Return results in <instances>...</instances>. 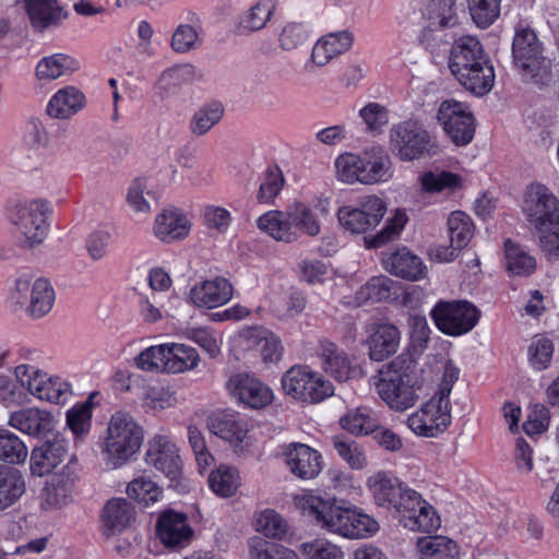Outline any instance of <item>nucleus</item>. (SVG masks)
Listing matches in <instances>:
<instances>
[{"label":"nucleus","mask_w":559,"mask_h":559,"mask_svg":"<svg viewBox=\"0 0 559 559\" xmlns=\"http://www.w3.org/2000/svg\"><path fill=\"white\" fill-rule=\"evenodd\" d=\"M374 503L386 510H394L404 527L411 531L432 532L440 526V519L433 508L420 493L409 488L391 473L380 471L367 480Z\"/></svg>","instance_id":"f257e3e1"},{"label":"nucleus","mask_w":559,"mask_h":559,"mask_svg":"<svg viewBox=\"0 0 559 559\" xmlns=\"http://www.w3.org/2000/svg\"><path fill=\"white\" fill-rule=\"evenodd\" d=\"M293 501L294 506L317 526L345 538H368L379 530V524L373 518L334 498L304 491L295 495Z\"/></svg>","instance_id":"f03ea898"},{"label":"nucleus","mask_w":559,"mask_h":559,"mask_svg":"<svg viewBox=\"0 0 559 559\" xmlns=\"http://www.w3.org/2000/svg\"><path fill=\"white\" fill-rule=\"evenodd\" d=\"M449 69L465 90L477 96L488 94L493 87V66L476 37L463 36L453 43Z\"/></svg>","instance_id":"7ed1b4c3"},{"label":"nucleus","mask_w":559,"mask_h":559,"mask_svg":"<svg viewBox=\"0 0 559 559\" xmlns=\"http://www.w3.org/2000/svg\"><path fill=\"white\" fill-rule=\"evenodd\" d=\"M523 213L549 260L559 259V199L542 183L527 187Z\"/></svg>","instance_id":"20e7f679"},{"label":"nucleus","mask_w":559,"mask_h":559,"mask_svg":"<svg viewBox=\"0 0 559 559\" xmlns=\"http://www.w3.org/2000/svg\"><path fill=\"white\" fill-rule=\"evenodd\" d=\"M143 431L128 413H115L102 445L103 460L114 468L123 465L140 449Z\"/></svg>","instance_id":"39448f33"},{"label":"nucleus","mask_w":559,"mask_h":559,"mask_svg":"<svg viewBox=\"0 0 559 559\" xmlns=\"http://www.w3.org/2000/svg\"><path fill=\"white\" fill-rule=\"evenodd\" d=\"M513 62L525 82L544 84L550 76L551 61L544 56L543 43L534 29L519 26L512 43Z\"/></svg>","instance_id":"423d86ee"},{"label":"nucleus","mask_w":559,"mask_h":559,"mask_svg":"<svg viewBox=\"0 0 559 559\" xmlns=\"http://www.w3.org/2000/svg\"><path fill=\"white\" fill-rule=\"evenodd\" d=\"M49 214L50 205L45 200H26L11 209L9 221L21 247L33 248L45 240Z\"/></svg>","instance_id":"0eeeda50"},{"label":"nucleus","mask_w":559,"mask_h":559,"mask_svg":"<svg viewBox=\"0 0 559 559\" xmlns=\"http://www.w3.org/2000/svg\"><path fill=\"white\" fill-rule=\"evenodd\" d=\"M391 153L402 162H413L435 154L437 145L431 134L418 122L407 120L393 124L389 132Z\"/></svg>","instance_id":"6e6552de"},{"label":"nucleus","mask_w":559,"mask_h":559,"mask_svg":"<svg viewBox=\"0 0 559 559\" xmlns=\"http://www.w3.org/2000/svg\"><path fill=\"white\" fill-rule=\"evenodd\" d=\"M16 381L38 400L64 404L72 395L71 384L60 377L49 376L31 364H20L14 369Z\"/></svg>","instance_id":"1a4fd4ad"},{"label":"nucleus","mask_w":559,"mask_h":559,"mask_svg":"<svg viewBox=\"0 0 559 559\" xmlns=\"http://www.w3.org/2000/svg\"><path fill=\"white\" fill-rule=\"evenodd\" d=\"M377 393L393 411L404 412L420 399V386L409 384L408 377L389 365L381 369L374 382Z\"/></svg>","instance_id":"9d476101"},{"label":"nucleus","mask_w":559,"mask_h":559,"mask_svg":"<svg viewBox=\"0 0 559 559\" xmlns=\"http://www.w3.org/2000/svg\"><path fill=\"white\" fill-rule=\"evenodd\" d=\"M430 316L439 331L460 336L474 329L479 320V310L467 300H441L431 309Z\"/></svg>","instance_id":"9b49d317"},{"label":"nucleus","mask_w":559,"mask_h":559,"mask_svg":"<svg viewBox=\"0 0 559 559\" xmlns=\"http://www.w3.org/2000/svg\"><path fill=\"white\" fill-rule=\"evenodd\" d=\"M281 382L285 394L304 402L319 403L333 394L332 384L308 367H292Z\"/></svg>","instance_id":"f8f14e48"},{"label":"nucleus","mask_w":559,"mask_h":559,"mask_svg":"<svg viewBox=\"0 0 559 559\" xmlns=\"http://www.w3.org/2000/svg\"><path fill=\"white\" fill-rule=\"evenodd\" d=\"M451 402L438 395L407 417L408 428L417 436L435 438L451 425Z\"/></svg>","instance_id":"ddd939ff"},{"label":"nucleus","mask_w":559,"mask_h":559,"mask_svg":"<svg viewBox=\"0 0 559 559\" xmlns=\"http://www.w3.org/2000/svg\"><path fill=\"white\" fill-rule=\"evenodd\" d=\"M437 118L455 145L465 146L472 142L475 118L465 104L454 99L444 100L439 106Z\"/></svg>","instance_id":"4468645a"},{"label":"nucleus","mask_w":559,"mask_h":559,"mask_svg":"<svg viewBox=\"0 0 559 559\" xmlns=\"http://www.w3.org/2000/svg\"><path fill=\"white\" fill-rule=\"evenodd\" d=\"M384 213V202L378 197L368 195L357 206H342L337 212V218L345 230L364 234L376 227Z\"/></svg>","instance_id":"2eb2a0df"},{"label":"nucleus","mask_w":559,"mask_h":559,"mask_svg":"<svg viewBox=\"0 0 559 559\" xmlns=\"http://www.w3.org/2000/svg\"><path fill=\"white\" fill-rule=\"evenodd\" d=\"M145 462L170 481L178 480L182 475L179 449L167 436L156 435L147 442Z\"/></svg>","instance_id":"dca6fc26"},{"label":"nucleus","mask_w":559,"mask_h":559,"mask_svg":"<svg viewBox=\"0 0 559 559\" xmlns=\"http://www.w3.org/2000/svg\"><path fill=\"white\" fill-rule=\"evenodd\" d=\"M226 388L238 402L250 408L265 407L273 400L272 390L258 378L246 372L233 374Z\"/></svg>","instance_id":"f3484780"},{"label":"nucleus","mask_w":559,"mask_h":559,"mask_svg":"<svg viewBox=\"0 0 559 559\" xmlns=\"http://www.w3.org/2000/svg\"><path fill=\"white\" fill-rule=\"evenodd\" d=\"M286 467L300 479H313L322 471V455L305 443L293 442L282 447Z\"/></svg>","instance_id":"a211bd4d"},{"label":"nucleus","mask_w":559,"mask_h":559,"mask_svg":"<svg viewBox=\"0 0 559 559\" xmlns=\"http://www.w3.org/2000/svg\"><path fill=\"white\" fill-rule=\"evenodd\" d=\"M204 39V25L201 15L187 10L181 15V22L175 28L170 47L177 53H187L200 48Z\"/></svg>","instance_id":"6ab92c4d"},{"label":"nucleus","mask_w":559,"mask_h":559,"mask_svg":"<svg viewBox=\"0 0 559 559\" xmlns=\"http://www.w3.org/2000/svg\"><path fill=\"white\" fill-rule=\"evenodd\" d=\"M191 222L187 214L177 207H168L156 215L153 234L160 241L171 243L188 237Z\"/></svg>","instance_id":"aec40b11"},{"label":"nucleus","mask_w":559,"mask_h":559,"mask_svg":"<svg viewBox=\"0 0 559 559\" xmlns=\"http://www.w3.org/2000/svg\"><path fill=\"white\" fill-rule=\"evenodd\" d=\"M233 297L231 284L223 277L203 281L194 285L189 293V300L199 308H216L228 302Z\"/></svg>","instance_id":"412c9836"},{"label":"nucleus","mask_w":559,"mask_h":559,"mask_svg":"<svg viewBox=\"0 0 559 559\" xmlns=\"http://www.w3.org/2000/svg\"><path fill=\"white\" fill-rule=\"evenodd\" d=\"M78 472V460L71 456L61 471L53 474L44 490V499L49 507L60 508L67 504Z\"/></svg>","instance_id":"4be33fe9"},{"label":"nucleus","mask_w":559,"mask_h":559,"mask_svg":"<svg viewBox=\"0 0 559 559\" xmlns=\"http://www.w3.org/2000/svg\"><path fill=\"white\" fill-rule=\"evenodd\" d=\"M156 528L158 537L168 547H182L193 536V530L189 525L186 514L173 510L160 514Z\"/></svg>","instance_id":"5701e85b"},{"label":"nucleus","mask_w":559,"mask_h":559,"mask_svg":"<svg viewBox=\"0 0 559 559\" xmlns=\"http://www.w3.org/2000/svg\"><path fill=\"white\" fill-rule=\"evenodd\" d=\"M239 342L246 349L259 350L264 362H277L283 354L280 338L262 326H252L243 330Z\"/></svg>","instance_id":"b1692460"},{"label":"nucleus","mask_w":559,"mask_h":559,"mask_svg":"<svg viewBox=\"0 0 559 559\" xmlns=\"http://www.w3.org/2000/svg\"><path fill=\"white\" fill-rule=\"evenodd\" d=\"M401 343V332L391 323L373 324L367 340L369 357L382 361L394 355Z\"/></svg>","instance_id":"393cba45"},{"label":"nucleus","mask_w":559,"mask_h":559,"mask_svg":"<svg viewBox=\"0 0 559 559\" xmlns=\"http://www.w3.org/2000/svg\"><path fill=\"white\" fill-rule=\"evenodd\" d=\"M51 413L38 407H27L11 413L8 424L12 428L33 437H41L52 430Z\"/></svg>","instance_id":"a878e982"},{"label":"nucleus","mask_w":559,"mask_h":559,"mask_svg":"<svg viewBox=\"0 0 559 559\" xmlns=\"http://www.w3.org/2000/svg\"><path fill=\"white\" fill-rule=\"evenodd\" d=\"M32 26L44 32L57 27L67 17V12L56 0H23Z\"/></svg>","instance_id":"bb28decb"},{"label":"nucleus","mask_w":559,"mask_h":559,"mask_svg":"<svg viewBox=\"0 0 559 559\" xmlns=\"http://www.w3.org/2000/svg\"><path fill=\"white\" fill-rule=\"evenodd\" d=\"M68 454L63 439L55 438L35 448L31 454V469L34 475L44 476L52 473Z\"/></svg>","instance_id":"cd10ccee"},{"label":"nucleus","mask_w":559,"mask_h":559,"mask_svg":"<svg viewBox=\"0 0 559 559\" xmlns=\"http://www.w3.org/2000/svg\"><path fill=\"white\" fill-rule=\"evenodd\" d=\"M353 43L354 35L349 31L326 34L314 44L311 60L318 67H323L333 58L348 51Z\"/></svg>","instance_id":"c85d7f7f"},{"label":"nucleus","mask_w":559,"mask_h":559,"mask_svg":"<svg viewBox=\"0 0 559 559\" xmlns=\"http://www.w3.org/2000/svg\"><path fill=\"white\" fill-rule=\"evenodd\" d=\"M206 423L213 435L235 444L241 443L248 432L245 420L234 412H215Z\"/></svg>","instance_id":"c756f323"},{"label":"nucleus","mask_w":559,"mask_h":559,"mask_svg":"<svg viewBox=\"0 0 559 559\" xmlns=\"http://www.w3.org/2000/svg\"><path fill=\"white\" fill-rule=\"evenodd\" d=\"M382 264L390 274L411 281L420 278L425 269L421 260L406 248L384 253Z\"/></svg>","instance_id":"7c9ffc66"},{"label":"nucleus","mask_w":559,"mask_h":559,"mask_svg":"<svg viewBox=\"0 0 559 559\" xmlns=\"http://www.w3.org/2000/svg\"><path fill=\"white\" fill-rule=\"evenodd\" d=\"M84 94L74 86L59 90L48 102L46 111L55 119H69L85 107Z\"/></svg>","instance_id":"2f4dec72"},{"label":"nucleus","mask_w":559,"mask_h":559,"mask_svg":"<svg viewBox=\"0 0 559 559\" xmlns=\"http://www.w3.org/2000/svg\"><path fill=\"white\" fill-rule=\"evenodd\" d=\"M360 183L371 185L389 176L391 158L382 146H372L361 153Z\"/></svg>","instance_id":"473e14b6"},{"label":"nucleus","mask_w":559,"mask_h":559,"mask_svg":"<svg viewBox=\"0 0 559 559\" xmlns=\"http://www.w3.org/2000/svg\"><path fill=\"white\" fill-rule=\"evenodd\" d=\"M320 348L322 367L325 372L330 373L337 381H346L356 376L358 371L350 365L344 350L330 342L321 343Z\"/></svg>","instance_id":"72a5a7b5"},{"label":"nucleus","mask_w":559,"mask_h":559,"mask_svg":"<svg viewBox=\"0 0 559 559\" xmlns=\"http://www.w3.org/2000/svg\"><path fill=\"white\" fill-rule=\"evenodd\" d=\"M257 225L259 229L277 241L293 242L298 237L288 218L287 211L266 212L258 218Z\"/></svg>","instance_id":"f704fd0d"},{"label":"nucleus","mask_w":559,"mask_h":559,"mask_svg":"<svg viewBox=\"0 0 559 559\" xmlns=\"http://www.w3.org/2000/svg\"><path fill=\"white\" fill-rule=\"evenodd\" d=\"M79 69V62L71 56L53 53L39 60L36 76L41 81H52L72 74Z\"/></svg>","instance_id":"c9c22d12"},{"label":"nucleus","mask_w":559,"mask_h":559,"mask_svg":"<svg viewBox=\"0 0 559 559\" xmlns=\"http://www.w3.org/2000/svg\"><path fill=\"white\" fill-rule=\"evenodd\" d=\"M275 4L272 0H258L240 17L239 34H249L263 29L273 16Z\"/></svg>","instance_id":"e433bc0d"},{"label":"nucleus","mask_w":559,"mask_h":559,"mask_svg":"<svg viewBox=\"0 0 559 559\" xmlns=\"http://www.w3.org/2000/svg\"><path fill=\"white\" fill-rule=\"evenodd\" d=\"M341 427L354 436H367L379 428V420L371 409L357 407L340 418Z\"/></svg>","instance_id":"4c0bfd02"},{"label":"nucleus","mask_w":559,"mask_h":559,"mask_svg":"<svg viewBox=\"0 0 559 559\" xmlns=\"http://www.w3.org/2000/svg\"><path fill=\"white\" fill-rule=\"evenodd\" d=\"M419 180L423 190L429 193H453L464 185L462 176L448 170L427 171Z\"/></svg>","instance_id":"58836bf2"},{"label":"nucleus","mask_w":559,"mask_h":559,"mask_svg":"<svg viewBox=\"0 0 559 559\" xmlns=\"http://www.w3.org/2000/svg\"><path fill=\"white\" fill-rule=\"evenodd\" d=\"M25 492V481L15 468L0 466V511L13 506Z\"/></svg>","instance_id":"ea45409f"},{"label":"nucleus","mask_w":559,"mask_h":559,"mask_svg":"<svg viewBox=\"0 0 559 559\" xmlns=\"http://www.w3.org/2000/svg\"><path fill=\"white\" fill-rule=\"evenodd\" d=\"M166 372L180 373L194 369L199 364L197 350L185 344H166Z\"/></svg>","instance_id":"a19ab883"},{"label":"nucleus","mask_w":559,"mask_h":559,"mask_svg":"<svg viewBox=\"0 0 559 559\" xmlns=\"http://www.w3.org/2000/svg\"><path fill=\"white\" fill-rule=\"evenodd\" d=\"M134 518V509L130 502L123 498L112 499L107 502L103 512V522L105 527L114 532H120L126 528Z\"/></svg>","instance_id":"79ce46f5"},{"label":"nucleus","mask_w":559,"mask_h":559,"mask_svg":"<svg viewBox=\"0 0 559 559\" xmlns=\"http://www.w3.org/2000/svg\"><path fill=\"white\" fill-rule=\"evenodd\" d=\"M332 444L337 455L352 468L364 469L368 466V457L365 448L346 436L332 437Z\"/></svg>","instance_id":"37998d69"},{"label":"nucleus","mask_w":559,"mask_h":559,"mask_svg":"<svg viewBox=\"0 0 559 559\" xmlns=\"http://www.w3.org/2000/svg\"><path fill=\"white\" fill-rule=\"evenodd\" d=\"M253 525L257 532L267 538L283 540L289 535L287 521L273 509L258 512Z\"/></svg>","instance_id":"c03bdc74"},{"label":"nucleus","mask_w":559,"mask_h":559,"mask_svg":"<svg viewBox=\"0 0 559 559\" xmlns=\"http://www.w3.org/2000/svg\"><path fill=\"white\" fill-rule=\"evenodd\" d=\"M421 559H455L459 555L457 545L444 536H426L417 542Z\"/></svg>","instance_id":"a18cd8bd"},{"label":"nucleus","mask_w":559,"mask_h":559,"mask_svg":"<svg viewBox=\"0 0 559 559\" xmlns=\"http://www.w3.org/2000/svg\"><path fill=\"white\" fill-rule=\"evenodd\" d=\"M207 481L214 493L227 498L236 493L240 476L236 468L222 464L210 473Z\"/></svg>","instance_id":"49530a36"},{"label":"nucleus","mask_w":559,"mask_h":559,"mask_svg":"<svg viewBox=\"0 0 559 559\" xmlns=\"http://www.w3.org/2000/svg\"><path fill=\"white\" fill-rule=\"evenodd\" d=\"M224 116V107L218 102L204 104L193 114L189 130L197 136L206 134Z\"/></svg>","instance_id":"de8ad7c7"},{"label":"nucleus","mask_w":559,"mask_h":559,"mask_svg":"<svg viewBox=\"0 0 559 559\" xmlns=\"http://www.w3.org/2000/svg\"><path fill=\"white\" fill-rule=\"evenodd\" d=\"M55 290L47 280L38 278L32 285L27 312L33 318L46 316L53 306Z\"/></svg>","instance_id":"09e8293b"},{"label":"nucleus","mask_w":559,"mask_h":559,"mask_svg":"<svg viewBox=\"0 0 559 559\" xmlns=\"http://www.w3.org/2000/svg\"><path fill=\"white\" fill-rule=\"evenodd\" d=\"M506 265L510 273L519 276L530 275L536 267L535 259L511 240L504 242Z\"/></svg>","instance_id":"8fccbe9b"},{"label":"nucleus","mask_w":559,"mask_h":559,"mask_svg":"<svg viewBox=\"0 0 559 559\" xmlns=\"http://www.w3.org/2000/svg\"><path fill=\"white\" fill-rule=\"evenodd\" d=\"M448 233L450 241L464 249L474 236V223L466 213L454 211L448 217Z\"/></svg>","instance_id":"3c124183"},{"label":"nucleus","mask_w":559,"mask_h":559,"mask_svg":"<svg viewBox=\"0 0 559 559\" xmlns=\"http://www.w3.org/2000/svg\"><path fill=\"white\" fill-rule=\"evenodd\" d=\"M28 451L24 442L8 429L0 428V461L21 464L27 459Z\"/></svg>","instance_id":"603ef678"},{"label":"nucleus","mask_w":559,"mask_h":559,"mask_svg":"<svg viewBox=\"0 0 559 559\" xmlns=\"http://www.w3.org/2000/svg\"><path fill=\"white\" fill-rule=\"evenodd\" d=\"M428 17L431 25L453 27L459 23V7L456 0H430Z\"/></svg>","instance_id":"864d4df0"},{"label":"nucleus","mask_w":559,"mask_h":559,"mask_svg":"<svg viewBox=\"0 0 559 559\" xmlns=\"http://www.w3.org/2000/svg\"><path fill=\"white\" fill-rule=\"evenodd\" d=\"M298 551L306 559H344L341 547L324 538L301 543Z\"/></svg>","instance_id":"5fc2aeb1"},{"label":"nucleus","mask_w":559,"mask_h":559,"mask_svg":"<svg viewBox=\"0 0 559 559\" xmlns=\"http://www.w3.org/2000/svg\"><path fill=\"white\" fill-rule=\"evenodd\" d=\"M288 218L293 228L309 236H317L320 233V224L313 212L304 203L297 202L287 209Z\"/></svg>","instance_id":"6e6d98bb"},{"label":"nucleus","mask_w":559,"mask_h":559,"mask_svg":"<svg viewBox=\"0 0 559 559\" xmlns=\"http://www.w3.org/2000/svg\"><path fill=\"white\" fill-rule=\"evenodd\" d=\"M250 556L252 559H300L295 550L259 537L250 540Z\"/></svg>","instance_id":"4d7b16f0"},{"label":"nucleus","mask_w":559,"mask_h":559,"mask_svg":"<svg viewBox=\"0 0 559 559\" xmlns=\"http://www.w3.org/2000/svg\"><path fill=\"white\" fill-rule=\"evenodd\" d=\"M127 493L131 499L147 507L158 500L160 488L150 478L140 476L129 483Z\"/></svg>","instance_id":"13d9d810"},{"label":"nucleus","mask_w":559,"mask_h":559,"mask_svg":"<svg viewBox=\"0 0 559 559\" xmlns=\"http://www.w3.org/2000/svg\"><path fill=\"white\" fill-rule=\"evenodd\" d=\"M307 25L298 22L286 23L278 33V46L284 51H293L309 39Z\"/></svg>","instance_id":"bf43d9fd"},{"label":"nucleus","mask_w":559,"mask_h":559,"mask_svg":"<svg viewBox=\"0 0 559 559\" xmlns=\"http://www.w3.org/2000/svg\"><path fill=\"white\" fill-rule=\"evenodd\" d=\"M334 164L338 180L345 183L360 182L361 154L343 153L336 157Z\"/></svg>","instance_id":"052dcab7"},{"label":"nucleus","mask_w":559,"mask_h":559,"mask_svg":"<svg viewBox=\"0 0 559 559\" xmlns=\"http://www.w3.org/2000/svg\"><path fill=\"white\" fill-rule=\"evenodd\" d=\"M473 21L478 27L485 28L493 23L499 15L500 0H467Z\"/></svg>","instance_id":"680f3d73"},{"label":"nucleus","mask_w":559,"mask_h":559,"mask_svg":"<svg viewBox=\"0 0 559 559\" xmlns=\"http://www.w3.org/2000/svg\"><path fill=\"white\" fill-rule=\"evenodd\" d=\"M359 117L367 130L376 134L381 133L390 120L389 110L379 103H368L359 110Z\"/></svg>","instance_id":"e2e57ef3"},{"label":"nucleus","mask_w":559,"mask_h":559,"mask_svg":"<svg viewBox=\"0 0 559 559\" xmlns=\"http://www.w3.org/2000/svg\"><path fill=\"white\" fill-rule=\"evenodd\" d=\"M554 344L544 336H537L528 347V360L536 370H545L552 359Z\"/></svg>","instance_id":"0e129e2a"},{"label":"nucleus","mask_w":559,"mask_h":559,"mask_svg":"<svg viewBox=\"0 0 559 559\" xmlns=\"http://www.w3.org/2000/svg\"><path fill=\"white\" fill-rule=\"evenodd\" d=\"M176 402L174 393L162 384L148 385L143 394L145 407L154 411H163L171 407Z\"/></svg>","instance_id":"69168bd1"},{"label":"nucleus","mask_w":559,"mask_h":559,"mask_svg":"<svg viewBox=\"0 0 559 559\" xmlns=\"http://www.w3.org/2000/svg\"><path fill=\"white\" fill-rule=\"evenodd\" d=\"M166 344L151 346L136 358V366L144 371H166Z\"/></svg>","instance_id":"338daca9"},{"label":"nucleus","mask_w":559,"mask_h":559,"mask_svg":"<svg viewBox=\"0 0 559 559\" xmlns=\"http://www.w3.org/2000/svg\"><path fill=\"white\" fill-rule=\"evenodd\" d=\"M91 406L82 404L68 411L67 425L75 437H82L91 429Z\"/></svg>","instance_id":"774afa93"}]
</instances>
